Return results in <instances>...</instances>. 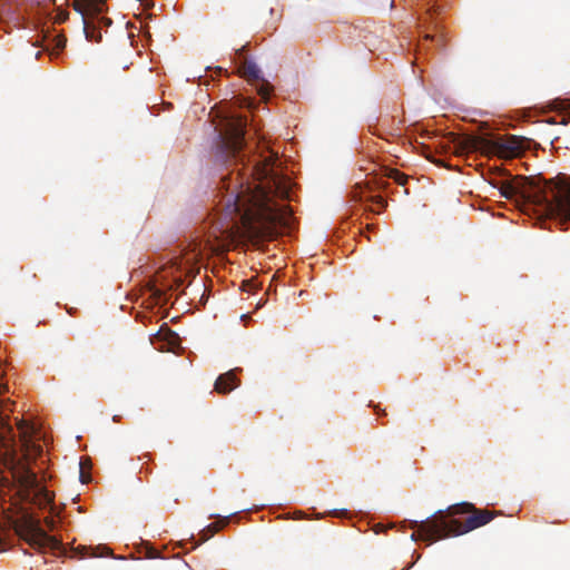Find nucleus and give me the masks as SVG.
Here are the masks:
<instances>
[{"mask_svg": "<svg viewBox=\"0 0 570 570\" xmlns=\"http://www.w3.org/2000/svg\"><path fill=\"white\" fill-rule=\"evenodd\" d=\"M277 155L272 154L264 159L262 176L268 180L267 190L259 196L240 199L238 195L232 197L225 207V214L230 219L226 232L230 236L261 238L276 234L277 228L289 226L291 213L285 205L275 203L271 194L282 198L288 196V188L274 170Z\"/></svg>", "mask_w": 570, "mask_h": 570, "instance_id": "obj_1", "label": "nucleus"}, {"mask_svg": "<svg viewBox=\"0 0 570 570\" xmlns=\"http://www.w3.org/2000/svg\"><path fill=\"white\" fill-rule=\"evenodd\" d=\"M500 196L517 204L532 205L554 217L563 230L570 227V177L544 180L541 177L493 178Z\"/></svg>", "mask_w": 570, "mask_h": 570, "instance_id": "obj_2", "label": "nucleus"}, {"mask_svg": "<svg viewBox=\"0 0 570 570\" xmlns=\"http://www.w3.org/2000/svg\"><path fill=\"white\" fill-rule=\"evenodd\" d=\"M450 517L456 514H470L464 522L456 519H446L443 511L436 512L432 518L423 521H411L410 528L414 531L411 539L423 540L429 544L448 538L465 534L472 530L483 527L491 522L497 515H501V511H490L487 509H478L473 503L462 502L451 505L448 509Z\"/></svg>", "mask_w": 570, "mask_h": 570, "instance_id": "obj_3", "label": "nucleus"}, {"mask_svg": "<svg viewBox=\"0 0 570 570\" xmlns=\"http://www.w3.org/2000/svg\"><path fill=\"white\" fill-rule=\"evenodd\" d=\"M17 426L19 430L22 456L12 459L11 470L13 479L19 484L24 500L37 504L39 508H45L53 502V494L40 483V480L31 468V463L36 462V460L42 455V446L32 440L36 432L32 424L18 421Z\"/></svg>", "mask_w": 570, "mask_h": 570, "instance_id": "obj_4", "label": "nucleus"}, {"mask_svg": "<svg viewBox=\"0 0 570 570\" xmlns=\"http://www.w3.org/2000/svg\"><path fill=\"white\" fill-rule=\"evenodd\" d=\"M238 109V101L216 104V164L238 157L245 146L247 117Z\"/></svg>", "mask_w": 570, "mask_h": 570, "instance_id": "obj_5", "label": "nucleus"}, {"mask_svg": "<svg viewBox=\"0 0 570 570\" xmlns=\"http://www.w3.org/2000/svg\"><path fill=\"white\" fill-rule=\"evenodd\" d=\"M452 142L454 144L455 153L484 150L495 153L503 158H515L522 155V153L529 148V139L518 137L514 135L499 138L497 140H490L479 136H464L456 137L451 134Z\"/></svg>", "mask_w": 570, "mask_h": 570, "instance_id": "obj_6", "label": "nucleus"}, {"mask_svg": "<svg viewBox=\"0 0 570 570\" xmlns=\"http://www.w3.org/2000/svg\"><path fill=\"white\" fill-rule=\"evenodd\" d=\"M72 8L81 14L87 40L100 42L102 38L100 28L91 17L107 11L106 0H73Z\"/></svg>", "mask_w": 570, "mask_h": 570, "instance_id": "obj_7", "label": "nucleus"}, {"mask_svg": "<svg viewBox=\"0 0 570 570\" xmlns=\"http://www.w3.org/2000/svg\"><path fill=\"white\" fill-rule=\"evenodd\" d=\"M20 537L33 549L43 552L46 550L57 551L62 547L61 541L49 535L38 523H30L20 532Z\"/></svg>", "mask_w": 570, "mask_h": 570, "instance_id": "obj_8", "label": "nucleus"}, {"mask_svg": "<svg viewBox=\"0 0 570 570\" xmlns=\"http://www.w3.org/2000/svg\"><path fill=\"white\" fill-rule=\"evenodd\" d=\"M352 195L355 200L371 203L372 205H375L377 209L371 207V210L375 213H381V210H383L387 206L386 200L381 196L370 195V188L367 185L365 187L356 185Z\"/></svg>", "mask_w": 570, "mask_h": 570, "instance_id": "obj_9", "label": "nucleus"}, {"mask_svg": "<svg viewBox=\"0 0 570 570\" xmlns=\"http://www.w3.org/2000/svg\"><path fill=\"white\" fill-rule=\"evenodd\" d=\"M238 368L229 370L216 377V393L227 394L235 390L240 381L237 377Z\"/></svg>", "mask_w": 570, "mask_h": 570, "instance_id": "obj_10", "label": "nucleus"}, {"mask_svg": "<svg viewBox=\"0 0 570 570\" xmlns=\"http://www.w3.org/2000/svg\"><path fill=\"white\" fill-rule=\"evenodd\" d=\"M7 436L13 438V430L8 422V417L0 412V439L4 440Z\"/></svg>", "mask_w": 570, "mask_h": 570, "instance_id": "obj_11", "label": "nucleus"}, {"mask_svg": "<svg viewBox=\"0 0 570 570\" xmlns=\"http://www.w3.org/2000/svg\"><path fill=\"white\" fill-rule=\"evenodd\" d=\"M386 176L401 186H404L409 180L407 175L395 168L389 169Z\"/></svg>", "mask_w": 570, "mask_h": 570, "instance_id": "obj_12", "label": "nucleus"}, {"mask_svg": "<svg viewBox=\"0 0 570 570\" xmlns=\"http://www.w3.org/2000/svg\"><path fill=\"white\" fill-rule=\"evenodd\" d=\"M244 73L250 79L261 78V69L255 62H246L244 66Z\"/></svg>", "mask_w": 570, "mask_h": 570, "instance_id": "obj_13", "label": "nucleus"}, {"mask_svg": "<svg viewBox=\"0 0 570 570\" xmlns=\"http://www.w3.org/2000/svg\"><path fill=\"white\" fill-rule=\"evenodd\" d=\"M57 9V13L55 16V22L56 23H63L68 17H69V12L67 10H65L63 8H56Z\"/></svg>", "mask_w": 570, "mask_h": 570, "instance_id": "obj_14", "label": "nucleus"}, {"mask_svg": "<svg viewBox=\"0 0 570 570\" xmlns=\"http://www.w3.org/2000/svg\"><path fill=\"white\" fill-rule=\"evenodd\" d=\"M229 518H230L229 515L223 517V515L216 514V521H215L216 532L219 531L220 529L225 528L229 523Z\"/></svg>", "mask_w": 570, "mask_h": 570, "instance_id": "obj_15", "label": "nucleus"}, {"mask_svg": "<svg viewBox=\"0 0 570 570\" xmlns=\"http://www.w3.org/2000/svg\"><path fill=\"white\" fill-rule=\"evenodd\" d=\"M111 554V551L109 550V548L107 547H97L95 549V552L90 553L89 557H102V556H110ZM85 556H88V553H86Z\"/></svg>", "mask_w": 570, "mask_h": 570, "instance_id": "obj_16", "label": "nucleus"}, {"mask_svg": "<svg viewBox=\"0 0 570 570\" xmlns=\"http://www.w3.org/2000/svg\"><path fill=\"white\" fill-rule=\"evenodd\" d=\"M91 20L96 21V24L100 28L102 24L108 27L111 24V20L109 18L104 17L102 14H97L91 17Z\"/></svg>", "mask_w": 570, "mask_h": 570, "instance_id": "obj_17", "label": "nucleus"}, {"mask_svg": "<svg viewBox=\"0 0 570 570\" xmlns=\"http://www.w3.org/2000/svg\"><path fill=\"white\" fill-rule=\"evenodd\" d=\"M56 8H65L68 4V0H50Z\"/></svg>", "mask_w": 570, "mask_h": 570, "instance_id": "obj_18", "label": "nucleus"}, {"mask_svg": "<svg viewBox=\"0 0 570 570\" xmlns=\"http://www.w3.org/2000/svg\"><path fill=\"white\" fill-rule=\"evenodd\" d=\"M207 532H208L209 534H205V535L203 537V539H202L203 541H206L210 535H214V523H210V524L207 527Z\"/></svg>", "mask_w": 570, "mask_h": 570, "instance_id": "obj_19", "label": "nucleus"}, {"mask_svg": "<svg viewBox=\"0 0 570 570\" xmlns=\"http://www.w3.org/2000/svg\"><path fill=\"white\" fill-rule=\"evenodd\" d=\"M425 39L434 40V41H436L438 45H442V42H443L442 36H430V35H426Z\"/></svg>", "mask_w": 570, "mask_h": 570, "instance_id": "obj_20", "label": "nucleus"}, {"mask_svg": "<svg viewBox=\"0 0 570 570\" xmlns=\"http://www.w3.org/2000/svg\"><path fill=\"white\" fill-rule=\"evenodd\" d=\"M45 523L46 525L50 529V530H53L55 529V520L52 518H46L45 519Z\"/></svg>", "mask_w": 570, "mask_h": 570, "instance_id": "obj_21", "label": "nucleus"}, {"mask_svg": "<svg viewBox=\"0 0 570 570\" xmlns=\"http://www.w3.org/2000/svg\"><path fill=\"white\" fill-rule=\"evenodd\" d=\"M155 296H157L158 302H160V301H161L163 293H161L159 289H156V291H155Z\"/></svg>", "mask_w": 570, "mask_h": 570, "instance_id": "obj_22", "label": "nucleus"}, {"mask_svg": "<svg viewBox=\"0 0 570 570\" xmlns=\"http://www.w3.org/2000/svg\"><path fill=\"white\" fill-rule=\"evenodd\" d=\"M166 334H167L168 336H170L173 340H176V338H177V335H176L175 333L170 332V331H168Z\"/></svg>", "mask_w": 570, "mask_h": 570, "instance_id": "obj_23", "label": "nucleus"}, {"mask_svg": "<svg viewBox=\"0 0 570 570\" xmlns=\"http://www.w3.org/2000/svg\"><path fill=\"white\" fill-rule=\"evenodd\" d=\"M560 124H562V125H567V124H568V120H567L564 117H562V118H561Z\"/></svg>", "mask_w": 570, "mask_h": 570, "instance_id": "obj_24", "label": "nucleus"}, {"mask_svg": "<svg viewBox=\"0 0 570 570\" xmlns=\"http://www.w3.org/2000/svg\"><path fill=\"white\" fill-rule=\"evenodd\" d=\"M80 478H81V482H83V483L87 482L83 473H81Z\"/></svg>", "mask_w": 570, "mask_h": 570, "instance_id": "obj_25", "label": "nucleus"}, {"mask_svg": "<svg viewBox=\"0 0 570 570\" xmlns=\"http://www.w3.org/2000/svg\"><path fill=\"white\" fill-rule=\"evenodd\" d=\"M215 70H216V75H217L218 72L222 71V68L220 67H215Z\"/></svg>", "mask_w": 570, "mask_h": 570, "instance_id": "obj_26", "label": "nucleus"}, {"mask_svg": "<svg viewBox=\"0 0 570 570\" xmlns=\"http://www.w3.org/2000/svg\"><path fill=\"white\" fill-rule=\"evenodd\" d=\"M213 111H214V107H210L208 115L210 116Z\"/></svg>", "mask_w": 570, "mask_h": 570, "instance_id": "obj_27", "label": "nucleus"}, {"mask_svg": "<svg viewBox=\"0 0 570 570\" xmlns=\"http://www.w3.org/2000/svg\"><path fill=\"white\" fill-rule=\"evenodd\" d=\"M215 266H216V267L218 266V263H217V262L215 263ZM217 273H218V271L216 269V278L218 277Z\"/></svg>", "mask_w": 570, "mask_h": 570, "instance_id": "obj_28", "label": "nucleus"}, {"mask_svg": "<svg viewBox=\"0 0 570 570\" xmlns=\"http://www.w3.org/2000/svg\"><path fill=\"white\" fill-rule=\"evenodd\" d=\"M549 122L557 124V121L554 119L549 120Z\"/></svg>", "mask_w": 570, "mask_h": 570, "instance_id": "obj_29", "label": "nucleus"}]
</instances>
